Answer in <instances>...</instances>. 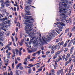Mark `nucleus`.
<instances>
[{
	"label": "nucleus",
	"instance_id": "32",
	"mask_svg": "<svg viewBox=\"0 0 75 75\" xmlns=\"http://www.w3.org/2000/svg\"><path fill=\"white\" fill-rule=\"evenodd\" d=\"M69 63V62L68 61H67L65 63V66H67V65H68V64Z\"/></svg>",
	"mask_w": 75,
	"mask_h": 75
},
{
	"label": "nucleus",
	"instance_id": "14",
	"mask_svg": "<svg viewBox=\"0 0 75 75\" xmlns=\"http://www.w3.org/2000/svg\"><path fill=\"white\" fill-rule=\"evenodd\" d=\"M8 20V18L7 17H5L4 18H0V21L3 22L4 21H6V20Z\"/></svg>",
	"mask_w": 75,
	"mask_h": 75
},
{
	"label": "nucleus",
	"instance_id": "4",
	"mask_svg": "<svg viewBox=\"0 0 75 75\" xmlns=\"http://www.w3.org/2000/svg\"><path fill=\"white\" fill-rule=\"evenodd\" d=\"M52 32H51L50 33H49V36L48 35H47V38H48V41H51V40L52 39V35L53 37H54V35H57V33L54 30L52 31Z\"/></svg>",
	"mask_w": 75,
	"mask_h": 75
},
{
	"label": "nucleus",
	"instance_id": "2",
	"mask_svg": "<svg viewBox=\"0 0 75 75\" xmlns=\"http://www.w3.org/2000/svg\"><path fill=\"white\" fill-rule=\"evenodd\" d=\"M42 41H40V42H38L37 40L36 39V40L33 42V45L34 47H37L39 45H42L44 43L47 44V41H48L47 39L45 36H43L42 38Z\"/></svg>",
	"mask_w": 75,
	"mask_h": 75
},
{
	"label": "nucleus",
	"instance_id": "37",
	"mask_svg": "<svg viewBox=\"0 0 75 75\" xmlns=\"http://www.w3.org/2000/svg\"><path fill=\"white\" fill-rule=\"evenodd\" d=\"M56 62H59V61H60V60L59 59H57L56 60Z\"/></svg>",
	"mask_w": 75,
	"mask_h": 75
},
{
	"label": "nucleus",
	"instance_id": "48",
	"mask_svg": "<svg viewBox=\"0 0 75 75\" xmlns=\"http://www.w3.org/2000/svg\"><path fill=\"white\" fill-rule=\"evenodd\" d=\"M74 47H71L70 50L71 51H73L74 50Z\"/></svg>",
	"mask_w": 75,
	"mask_h": 75
},
{
	"label": "nucleus",
	"instance_id": "26",
	"mask_svg": "<svg viewBox=\"0 0 75 75\" xmlns=\"http://www.w3.org/2000/svg\"><path fill=\"white\" fill-rule=\"evenodd\" d=\"M72 57H70L69 58V62H71V61H72Z\"/></svg>",
	"mask_w": 75,
	"mask_h": 75
},
{
	"label": "nucleus",
	"instance_id": "59",
	"mask_svg": "<svg viewBox=\"0 0 75 75\" xmlns=\"http://www.w3.org/2000/svg\"><path fill=\"white\" fill-rule=\"evenodd\" d=\"M2 64H3V62H0V66H1Z\"/></svg>",
	"mask_w": 75,
	"mask_h": 75
},
{
	"label": "nucleus",
	"instance_id": "21",
	"mask_svg": "<svg viewBox=\"0 0 75 75\" xmlns=\"http://www.w3.org/2000/svg\"><path fill=\"white\" fill-rule=\"evenodd\" d=\"M75 31V27L74 26L71 28V31Z\"/></svg>",
	"mask_w": 75,
	"mask_h": 75
},
{
	"label": "nucleus",
	"instance_id": "20",
	"mask_svg": "<svg viewBox=\"0 0 75 75\" xmlns=\"http://www.w3.org/2000/svg\"><path fill=\"white\" fill-rule=\"evenodd\" d=\"M9 61V60L8 59L7 60H5L4 61V62L5 63H7V64H8V62Z\"/></svg>",
	"mask_w": 75,
	"mask_h": 75
},
{
	"label": "nucleus",
	"instance_id": "53",
	"mask_svg": "<svg viewBox=\"0 0 75 75\" xmlns=\"http://www.w3.org/2000/svg\"><path fill=\"white\" fill-rule=\"evenodd\" d=\"M16 32L17 33L18 31V28L16 27Z\"/></svg>",
	"mask_w": 75,
	"mask_h": 75
},
{
	"label": "nucleus",
	"instance_id": "25",
	"mask_svg": "<svg viewBox=\"0 0 75 75\" xmlns=\"http://www.w3.org/2000/svg\"><path fill=\"white\" fill-rule=\"evenodd\" d=\"M55 62V65L56 67H58V64H57V62H57L55 61L54 62Z\"/></svg>",
	"mask_w": 75,
	"mask_h": 75
},
{
	"label": "nucleus",
	"instance_id": "6",
	"mask_svg": "<svg viewBox=\"0 0 75 75\" xmlns=\"http://www.w3.org/2000/svg\"><path fill=\"white\" fill-rule=\"evenodd\" d=\"M4 32L2 31L0 32V40L3 41L4 38H5V36L4 35ZM0 44L2 46H3V43L1 42H0Z\"/></svg>",
	"mask_w": 75,
	"mask_h": 75
},
{
	"label": "nucleus",
	"instance_id": "24",
	"mask_svg": "<svg viewBox=\"0 0 75 75\" xmlns=\"http://www.w3.org/2000/svg\"><path fill=\"white\" fill-rule=\"evenodd\" d=\"M57 54H55L54 56L53 57V59H55V58H57Z\"/></svg>",
	"mask_w": 75,
	"mask_h": 75
},
{
	"label": "nucleus",
	"instance_id": "27",
	"mask_svg": "<svg viewBox=\"0 0 75 75\" xmlns=\"http://www.w3.org/2000/svg\"><path fill=\"white\" fill-rule=\"evenodd\" d=\"M67 58H69L70 57V54L69 53H68L67 55Z\"/></svg>",
	"mask_w": 75,
	"mask_h": 75
},
{
	"label": "nucleus",
	"instance_id": "31",
	"mask_svg": "<svg viewBox=\"0 0 75 75\" xmlns=\"http://www.w3.org/2000/svg\"><path fill=\"white\" fill-rule=\"evenodd\" d=\"M37 53H34L33 54H32V55L33 57H35L36 56V55H37Z\"/></svg>",
	"mask_w": 75,
	"mask_h": 75
},
{
	"label": "nucleus",
	"instance_id": "1",
	"mask_svg": "<svg viewBox=\"0 0 75 75\" xmlns=\"http://www.w3.org/2000/svg\"><path fill=\"white\" fill-rule=\"evenodd\" d=\"M61 3H62V5L59 6V9L60 11H59V13H64L65 14H68V13L69 12V11H69V9L68 7L67 6V4L65 3L71 4L73 3V2L70 1L68 2V1H65ZM62 3H64V4Z\"/></svg>",
	"mask_w": 75,
	"mask_h": 75
},
{
	"label": "nucleus",
	"instance_id": "41",
	"mask_svg": "<svg viewBox=\"0 0 75 75\" xmlns=\"http://www.w3.org/2000/svg\"><path fill=\"white\" fill-rule=\"evenodd\" d=\"M19 44L21 45V46H22L23 45V43L21 42H19Z\"/></svg>",
	"mask_w": 75,
	"mask_h": 75
},
{
	"label": "nucleus",
	"instance_id": "63",
	"mask_svg": "<svg viewBox=\"0 0 75 75\" xmlns=\"http://www.w3.org/2000/svg\"><path fill=\"white\" fill-rule=\"evenodd\" d=\"M12 44V43L11 42H10L9 43V45H11V44Z\"/></svg>",
	"mask_w": 75,
	"mask_h": 75
},
{
	"label": "nucleus",
	"instance_id": "23",
	"mask_svg": "<svg viewBox=\"0 0 75 75\" xmlns=\"http://www.w3.org/2000/svg\"><path fill=\"white\" fill-rule=\"evenodd\" d=\"M51 72H52V73H55V71L54 69H52L51 71Z\"/></svg>",
	"mask_w": 75,
	"mask_h": 75
},
{
	"label": "nucleus",
	"instance_id": "46",
	"mask_svg": "<svg viewBox=\"0 0 75 75\" xmlns=\"http://www.w3.org/2000/svg\"><path fill=\"white\" fill-rule=\"evenodd\" d=\"M11 22L10 21V20H8V21H7V24H10V23Z\"/></svg>",
	"mask_w": 75,
	"mask_h": 75
},
{
	"label": "nucleus",
	"instance_id": "47",
	"mask_svg": "<svg viewBox=\"0 0 75 75\" xmlns=\"http://www.w3.org/2000/svg\"><path fill=\"white\" fill-rule=\"evenodd\" d=\"M15 3H16V4H14V6H17V2L15 1Z\"/></svg>",
	"mask_w": 75,
	"mask_h": 75
},
{
	"label": "nucleus",
	"instance_id": "51",
	"mask_svg": "<svg viewBox=\"0 0 75 75\" xmlns=\"http://www.w3.org/2000/svg\"><path fill=\"white\" fill-rule=\"evenodd\" d=\"M21 42L22 43H23V42H24V39L21 40Z\"/></svg>",
	"mask_w": 75,
	"mask_h": 75
},
{
	"label": "nucleus",
	"instance_id": "30",
	"mask_svg": "<svg viewBox=\"0 0 75 75\" xmlns=\"http://www.w3.org/2000/svg\"><path fill=\"white\" fill-rule=\"evenodd\" d=\"M16 55H18V52L19 51L17 49H16Z\"/></svg>",
	"mask_w": 75,
	"mask_h": 75
},
{
	"label": "nucleus",
	"instance_id": "64",
	"mask_svg": "<svg viewBox=\"0 0 75 75\" xmlns=\"http://www.w3.org/2000/svg\"><path fill=\"white\" fill-rule=\"evenodd\" d=\"M30 56H28V57H27V58L28 59H30Z\"/></svg>",
	"mask_w": 75,
	"mask_h": 75
},
{
	"label": "nucleus",
	"instance_id": "45",
	"mask_svg": "<svg viewBox=\"0 0 75 75\" xmlns=\"http://www.w3.org/2000/svg\"><path fill=\"white\" fill-rule=\"evenodd\" d=\"M60 53H61V51H59L57 52V54H60Z\"/></svg>",
	"mask_w": 75,
	"mask_h": 75
},
{
	"label": "nucleus",
	"instance_id": "22",
	"mask_svg": "<svg viewBox=\"0 0 75 75\" xmlns=\"http://www.w3.org/2000/svg\"><path fill=\"white\" fill-rule=\"evenodd\" d=\"M41 50H39V51L36 52L37 53V54H38V55H40V54L41 53Z\"/></svg>",
	"mask_w": 75,
	"mask_h": 75
},
{
	"label": "nucleus",
	"instance_id": "7",
	"mask_svg": "<svg viewBox=\"0 0 75 75\" xmlns=\"http://www.w3.org/2000/svg\"><path fill=\"white\" fill-rule=\"evenodd\" d=\"M0 2L2 3L1 4V6H4L3 4H6V6L7 7H9L10 6V4L8 3H11V1H9L4 2V0H1L0 1Z\"/></svg>",
	"mask_w": 75,
	"mask_h": 75
},
{
	"label": "nucleus",
	"instance_id": "11",
	"mask_svg": "<svg viewBox=\"0 0 75 75\" xmlns=\"http://www.w3.org/2000/svg\"><path fill=\"white\" fill-rule=\"evenodd\" d=\"M37 50V48H32L31 50L29 51V53H31L32 52H36Z\"/></svg>",
	"mask_w": 75,
	"mask_h": 75
},
{
	"label": "nucleus",
	"instance_id": "62",
	"mask_svg": "<svg viewBox=\"0 0 75 75\" xmlns=\"http://www.w3.org/2000/svg\"><path fill=\"white\" fill-rule=\"evenodd\" d=\"M51 47H52V45H50L49 46V48H51Z\"/></svg>",
	"mask_w": 75,
	"mask_h": 75
},
{
	"label": "nucleus",
	"instance_id": "29",
	"mask_svg": "<svg viewBox=\"0 0 75 75\" xmlns=\"http://www.w3.org/2000/svg\"><path fill=\"white\" fill-rule=\"evenodd\" d=\"M69 28H68L65 30V31L66 33H67V32H69Z\"/></svg>",
	"mask_w": 75,
	"mask_h": 75
},
{
	"label": "nucleus",
	"instance_id": "10",
	"mask_svg": "<svg viewBox=\"0 0 75 75\" xmlns=\"http://www.w3.org/2000/svg\"><path fill=\"white\" fill-rule=\"evenodd\" d=\"M0 26L2 27V28H8V26H10V25H5L3 23H1L0 24Z\"/></svg>",
	"mask_w": 75,
	"mask_h": 75
},
{
	"label": "nucleus",
	"instance_id": "35",
	"mask_svg": "<svg viewBox=\"0 0 75 75\" xmlns=\"http://www.w3.org/2000/svg\"><path fill=\"white\" fill-rule=\"evenodd\" d=\"M72 42L73 43V45H75V40H72Z\"/></svg>",
	"mask_w": 75,
	"mask_h": 75
},
{
	"label": "nucleus",
	"instance_id": "38",
	"mask_svg": "<svg viewBox=\"0 0 75 75\" xmlns=\"http://www.w3.org/2000/svg\"><path fill=\"white\" fill-rule=\"evenodd\" d=\"M59 42V39H57L56 41V42Z\"/></svg>",
	"mask_w": 75,
	"mask_h": 75
},
{
	"label": "nucleus",
	"instance_id": "58",
	"mask_svg": "<svg viewBox=\"0 0 75 75\" xmlns=\"http://www.w3.org/2000/svg\"><path fill=\"white\" fill-rule=\"evenodd\" d=\"M54 51L53 50L51 51V54H53L54 53Z\"/></svg>",
	"mask_w": 75,
	"mask_h": 75
},
{
	"label": "nucleus",
	"instance_id": "16",
	"mask_svg": "<svg viewBox=\"0 0 75 75\" xmlns=\"http://www.w3.org/2000/svg\"><path fill=\"white\" fill-rule=\"evenodd\" d=\"M26 18H24V19H26V20H30V18L32 17V16H25Z\"/></svg>",
	"mask_w": 75,
	"mask_h": 75
},
{
	"label": "nucleus",
	"instance_id": "57",
	"mask_svg": "<svg viewBox=\"0 0 75 75\" xmlns=\"http://www.w3.org/2000/svg\"><path fill=\"white\" fill-rule=\"evenodd\" d=\"M8 50H11V48L10 47H8Z\"/></svg>",
	"mask_w": 75,
	"mask_h": 75
},
{
	"label": "nucleus",
	"instance_id": "28",
	"mask_svg": "<svg viewBox=\"0 0 75 75\" xmlns=\"http://www.w3.org/2000/svg\"><path fill=\"white\" fill-rule=\"evenodd\" d=\"M62 58L63 60H64V59H65V55H63V56H62Z\"/></svg>",
	"mask_w": 75,
	"mask_h": 75
},
{
	"label": "nucleus",
	"instance_id": "8",
	"mask_svg": "<svg viewBox=\"0 0 75 75\" xmlns=\"http://www.w3.org/2000/svg\"><path fill=\"white\" fill-rule=\"evenodd\" d=\"M25 10H26L25 11V12H26L28 13H25V15L26 16V15H28L29 16H31V13H30V12L29 11H27L26 10H28V11H29L30 10V6H25Z\"/></svg>",
	"mask_w": 75,
	"mask_h": 75
},
{
	"label": "nucleus",
	"instance_id": "9",
	"mask_svg": "<svg viewBox=\"0 0 75 75\" xmlns=\"http://www.w3.org/2000/svg\"><path fill=\"white\" fill-rule=\"evenodd\" d=\"M21 65H22L21 63H19L18 65H17L16 67V69H18V68L20 67L19 68L21 70H23V69H24V68Z\"/></svg>",
	"mask_w": 75,
	"mask_h": 75
},
{
	"label": "nucleus",
	"instance_id": "34",
	"mask_svg": "<svg viewBox=\"0 0 75 75\" xmlns=\"http://www.w3.org/2000/svg\"><path fill=\"white\" fill-rule=\"evenodd\" d=\"M28 73H29V74H30L31 73V69H29L28 70Z\"/></svg>",
	"mask_w": 75,
	"mask_h": 75
},
{
	"label": "nucleus",
	"instance_id": "33",
	"mask_svg": "<svg viewBox=\"0 0 75 75\" xmlns=\"http://www.w3.org/2000/svg\"><path fill=\"white\" fill-rule=\"evenodd\" d=\"M67 43H65V44L63 45V47H66V46H67Z\"/></svg>",
	"mask_w": 75,
	"mask_h": 75
},
{
	"label": "nucleus",
	"instance_id": "55",
	"mask_svg": "<svg viewBox=\"0 0 75 75\" xmlns=\"http://www.w3.org/2000/svg\"><path fill=\"white\" fill-rule=\"evenodd\" d=\"M46 57L47 56H46V55H43L42 56V58H45V57Z\"/></svg>",
	"mask_w": 75,
	"mask_h": 75
},
{
	"label": "nucleus",
	"instance_id": "61",
	"mask_svg": "<svg viewBox=\"0 0 75 75\" xmlns=\"http://www.w3.org/2000/svg\"><path fill=\"white\" fill-rule=\"evenodd\" d=\"M25 65H27V62H24L23 63Z\"/></svg>",
	"mask_w": 75,
	"mask_h": 75
},
{
	"label": "nucleus",
	"instance_id": "15",
	"mask_svg": "<svg viewBox=\"0 0 75 75\" xmlns=\"http://www.w3.org/2000/svg\"><path fill=\"white\" fill-rule=\"evenodd\" d=\"M64 43L63 41H62L61 42H59L58 43V45L59 47H61V45H64Z\"/></svg>",
	"mask_w": 75,
	"mask_h": 75
},
{
	"label": "nucleus",
	"instance_id": "52",
	"mask_svg": "<svg viewBox=\"0 0 75 75\" xmlns=\"http://www.w3.org/2000/svg\"><path fill=\"white\" fill-rule=\"evenodd\" d=\"M72 52H73V51L71 50H70V53L71 54H72Z\"/></svg>",
	"mask_w": 75,
	"mask_h": 75
},
{
	"label": "nucleus",
	"instance_id": "42",
	"mask_svg": "<svg viewBox=\"0 0 75 75\" xmlns=\"http://www.w3.org/2000/svg\"><path fill=\"white\" fill-rule=\"evenodd\" d=\"M4 24H7V21H5V22H4Z\"/></svg>",
	"mask_w": 75,
	"mask_h": 75
},
{
	"label": "nucleus",
	"instance_id": "40",
	"mask_svg": "<svg viewBox=\"0 0 75 75\" xmlns=\"http://www.w3.org/2000/svg\"><path fill=\"white\" fill-rule=\"evenodd\" d=\"M71 57H72V58H74V59H75V56H74V54H73L72 55Z\"/></svg>",
	"mask_w": 75,
	"mask_h": 75
},
{
	"label": "nucleus",
	"instance_id": "19",
	"mask_svg": "<svg viewBox=\"0 0 75 75\" xmlns=\"http://www.w3.org/2000/svg\"><path fill=\"white\" fill-rule=\"evenodd\" d=\"M31 1L28 0L26 1V3H27V4H31Z\"/></svg>",
	"mask_w": 75,
	"mask_h": 75
},
{
	"label": "nucleus",
	"instance_id": "3",
	"mask_svg": "<svg viewBox=\"0 0 75 75\" xmlns=\"http://www.w3.org/2000/svg\"><path fill=\"white\" fill-rule=\"evenodd\" d=\"M23 21H25L24 22V24H25V25L26 26L25 27V31H33V28H31L30 29L28 30V29L31 28V26L33 25V22L30 21V20H23Z\"/></svg>",
	"mask_w": 75,
	"mask_h": 75
},
{
	"label": "nucleus",
	"instance_id": "43",
	"mask_svg": "<svg viewBox=\"0 0 75 75\" xmlns=\"http://www.w3.org/2000/svg\"><path fill=\"white\" fill-rule=\"evenodd\" d=\"M12 65L13 69H14V63H13L12 64Z\"/></svg>",
	"mask_w": 75,
	"mask_h": 75
},
{
	"label": "nucleus",
	"instance_id": "17",
	"mask_svg": "<svg viewBox=\"0 0 75 75\" xmlns=\"http://www.w3.org/2000/svg\"><path fill=\"white\" fill-rule=\"evenodd\" d=\"M13 54L12 55V59H14L15 55H16V53H15V52L14 51V50H13Z\"/></svg>",
	"mask_w": 75,
	"mask_h": 75
},
{
	"label": "nucleus",
	"instance_id": "13",
	"mask_svg": "<svg viewBox=\"0 0 75 75\" xmlns=\"http://www.w3.org/2000/svg\"><path fill=\"white\" fill-rule=\"evenodd\" d=\"M61 72H63V69H62L61 70H58L56 73V74L57 75H59L61 73Z\"/></svg>",
	"mask_w": 75,
	"mask_h": 75
},
{
	"label": "nucleus",
	"instance_id": "18",
	"mask_svg": "<svg viewBox=\"0 0 75 75\" xmlns=\"http://www.w3.org/2000/svg\"><path fill=\"white\" fill-rule=\"evenodd\" d=\"M20 73L21 74V72L19 71H18H18L17 70H16V75H19V74H20Z\"/></svg>",
	"mask_w": 75,
	"mask_h": 75
},
{
	"label": "nucleus",
	"instance_id": "5",
	"mask_svg": "<svg viewBox=\"0 0 75 75\" xmlns=\"http://www.w3.org/2000/svg\"><path fill=\"white\" fill-rule=\"evenodd\" d=\"M60 16H61V18H62L60 20L62 22H59V24H61V25L63 23H65V21H63V19L65 20V19L67 18V16H66L64 14V13H60Z\"/></svg>",
	"mask_w": 75,
	"mask_h": 75
},
{
	"label": "nucleus",
	"instance_id": "12",
	"mask_svg": "<svg viewBox=\"0 0 75 75\" xmlns=\"http://www.w3.org/2000/svg\"><path fill=\"white\" fill-rule=\"evenodd\" d=\"M57 48H58V45H56L55 46H53L51 48V49L52 50H56V49H57Z\"/></svg>",
	"mask_w": 75,
	"mask_h": 75
},
{
	"label": "nucleus",
	"instance_id": "44",
	"mask_svg": "<svg viewBox=\"0 0 75 75\" xmlns=\"http://www.w3.org/2000/svg\"><path fill=\"white\" fill-rule=\"evenodd\" d=\"M42 69V67H40V69H38V70H39V71H41Z\"/></svg>",
	"mask_w": 75,
	"mask_h": 75
},
{
	"label": "nucleus",
	"instance_id": "56",
	"mask_svg": "<svg viewBox=\"0 0 75 75\" xmlns=\"http://www.w3.org/2000/svg\"><path fill=\"white\" fill-rule=\"evenodd\" d=\"M23 47H21L19 48V50L20 51H22L23 50Z\"/></svg>",
	"mask_w": 75,
	"mask_h": 75
},
{
	"label": "nucleus",
	"instance_id": "54",
	"mask_svg": "<svg viewBox=\"0 0 75 75\" xmlns=\"http://www.w3.org/2000/svg\"><path fill=\"white\" fill-rule=\"evenodd\" d=\"M10 55H11V53L10 52L8 53L7 54L8 56H9Z\"/></svg>",
	"mask_w": 75,
	"mask_h": 75
},
{
	"label": "nucleus",
	"instance_id": "49",
	"mask_svg": "<svg viewBox=\"0 0 75 75\" xmlns=\"http://www.w3.org/2000/svg\"><path fill=\"white\" fill-rule=\"evenodd\" d=\"M68 51V48H66L64 50V52H66Z\"/></svg>",
	"mask_w": 75,
	"mask_h": 75
},
{
	"label": "nucleus",
	"instance_id": "36",
	"mask_svg": "<svg viewBox=\"0 0 75 75\" xmlns=\"http://www.w3.org/2000/svg\"><path fill=\"white\" fill-rule=\"evenodd\" d=\"M50 51H48L46 52V55H48V54H50Z\"/></svg>",
	"mask_w": 75,
	"mask_h": 75
},
{
	"label": "nucleus",
	"instance_id": "50",
	"mask_svg": "<svg viewBox=\"0 0 75 75\" xmlns=\"http://www.w3.org/2000/svg\"><path fill=\"white\" fill-rule=\"evenodd\" d=\"M17 59L18 61H20L21 60L20 58L19 57H18L17 58Z\"/></svg>",
	"mask_w": 75,
	"mask_h": 75
},
{
	"label": "nucleus",
	"instance_id": "60",
	"mask_svg": "<svg viewBox=\"0 0 75 75\" xmlns=\"http://www.w3.org/2000/svg\"><path fill=\"white\" fill-rule=\"evenodd\" d=\"M17 63H18V62L17 60H15V64H17Z\"/></svg>",
	"mask_w": 75,
	"mask_h": 75
},
{
	"label": "nucleus",
	"instance_id": "39",
	"mask_svg": "<svg viewBox=\"0 0 75 75\" xmlns=\"http://www.w3.org/2000/svg\"><path fill=\"white\" fill-rule=\"evenodd\" d=\"M62 56H59V59L60 60H62Z\"/></svg>",
	"mask_w": 75,
	"mask_h": 75
}]
</instances>
